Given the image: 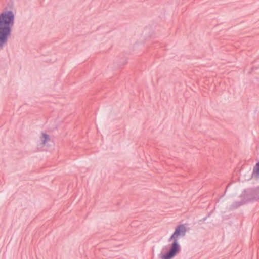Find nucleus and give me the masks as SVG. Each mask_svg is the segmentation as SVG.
Instances as JSON below:
<instances>
[{"label":"nucleus","mask_w":259,"mask_h":259,"mask_svg":"<svg viewBox=\"0 0 259 259\" xmlns=\"http://www.w3.org/2000/svg\"><path fill=\"white\" fill-rule=\"evenodd\" d=\"M251 177L255 179H259V161L254 166Z\"/></svg>","instance_id":"nucleus-5"},{"label":"nucleus","mask_w":259,"mask_h":259,"mask_svg":"<svg viewBox=\"0 0 259 259\" xmlns=\"http://www.w3.org/2000/svg\"><path fill=\"white\" fill-rule=\"evenodd\" d=\"M186 232V228L184 225H180L177 226L174 232L168 239V242H170L171 241L179 242V238L184 237Z\"/></svg>","instance_id":"nucleus-3"},{"label":"nucleus","mask_w":259,"mask_h":259,"mask_svg":"<svg viewBox=\"0 0 259 259\" xmlns=\"http://www.w3.org/2000/svg\"><path fill=\"white\" fill-rule=\"evenodd\" d=\"M14 24V14L12 11H6L0 14V49L7 44Z\"/></svg>","instance_id":"nucleus-1"},{"label":"nucleus","mask_w":259,"mask_h":259,"mask_svg":"<svg viewBox=\"0 0 259 259\" xmlns=\"http://www.w3.org/2000/svg\"><path fill=\"white\" fill-rule=\"evenodd\" d=\"M171 243L169 245V250L161 256V259H172L181 251V246L179 242L171 241Z\"/></svg>","instance_id":"nucleus-2"},{"label":"nucleus","mask_w":259,"mask_h":259,"mask_svg":"<svg viewBox=\"0 0 259 259\" xmlns=\"http://www.w3.org/2000/svg\"><path fill=\"white\" fill-rule=\"evenodd\" d=\"M249 197L250 199L253 200H259V186L251 190Z\"/></svg>","instance_id":"nucleus-4"},{"label":"nucleus","mask_w":259,"mask_h":259,"mask_svg":"<svg viewBox=\"0 0 259 259\" xmlns=\"http://www.w3.org/2000/svg\"><path fill=\"white\" fill-rule=\"evenodd\" d=\"M42 145H45L48 141H50V136L49 135L42 133L40 137Z\"/></svg>","instance_id":"nucleus-6"}]
</instances>
